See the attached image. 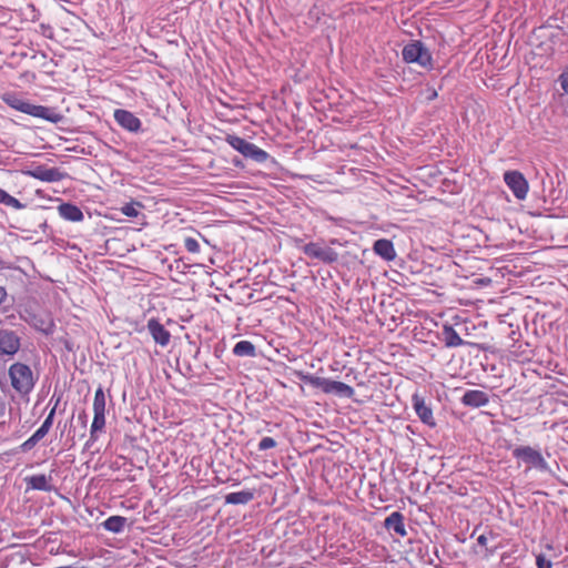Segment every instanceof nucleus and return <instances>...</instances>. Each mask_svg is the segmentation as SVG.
I'll return each mask as SVG.
<instances>
[{"mask_svg": "<svg viewBox=\"0 0 568 568\" xmlns=\"http://www.w3.org/2000/svg\"><path fill=\"white\" fill-rule=\"evenodd\" d=\"M296 376L304 383L312 387L321 389L324 394L336 395L338 397L352 398L355 390L352 386L339 382L324 377L305 374L303 372H296Z\"/></svg>", "mask_w": 568, "mask_h": 568, "instance_id": "obj_2", "label": "nucleus"}, {"mask_svg": "<svg viewBox=\"0 0 568 568\" xmlns=\"http://www.w3.org/2000/svg\"><path fill=\"white\" fill-rule=\"evenodd\" d=\"M241 154L247 159L254 160L257 163H264L270 158V154L266 151L251 142L246 143Z\"/></svg>", "mask_w": 568, "mask_h": 568, "instance_id": "obj_18", "label": "nucleus"}, {"mask_svg": "<svg viewBox=\"0 0 568 568\" xmlns=\"http://www.w3.org/2000/svg\"><path fill=\"white\" fill-rule=\"evenodd\" d=\"M38 439L34 437V436H30L26 442H23L21 444V449L27 452V450H30L32 449L37 444H38Z\"/></svg>", "mask_w": 568, "mask_h": 568, "instance_id": "obj_31", "label": "nucleus"}, {"mask_svg": "<svg viewBox=\"0 0 568 568\" xmlns=\"http://www.w3.org/2000/svg\"><path fill=\"white\" fill-rule=\"evenodd\" d=\"M303 253L310 258H315L331 264L338 260V253L331 247H323L318 243H307L302 247Z\"/></svg>", "mask_w": 568, "mask_h": 568, "instance_id": "obj_7", "label": "nucleus"}, {"mask_svg": "<svg viewBox=\"0 0 568 568\" xmlns=\"http://www.w3.org/2000/svg\"><path fill=\"white\" fill-rule=\"evenodd\" d=\"M136 205H140L139 203H126L121 207V212L128 216V217H136L139 214V211L136 209Z\"/></svg>", "mask_w": 568, "mask_h": 568, "instance_id": "obj_27", "label": "nucleus"}, {"mask_svg": "<svg viewBox=\"0 0 568 568\" xmlns=\"http://www.w3.org/2000/svg\"><path fill=\"white\" fill-rule=\"evenodd\" d=\"M58 403L59 400H57L55 405L51 408V410L49 412L47 418L44 419V422L42 423L43 425H47L49 426L50 428L52 427L53 425V419H54V414H55V409H57V406H58Z\"/></svg>", "mask_w": 568, "mask_h": 568, "instance_id": "obj_32", "label": "nucleus"}, {"mask_svg": "<svg viewBox=\"0 0 568 568\" xmlns=\"http://www.w3.org/2000/svg\"><path fill=\"white\" fill-rule=\"evenodd\" d=\"M113 116L121 128L130 132H138L141 129V120L128 110L116 109Z\"/></svg>", "mask_w": 568, "mask_h": 568, "instance_id": "obj_8", "label": "nucleus"}, {"mask_svg": "<svg viewBox=\"0 0 568 568\" xmlns=\"http://www.w3.org/2000/svg\"><path fill=\"white\" fill-rule=\"evenodd\" d=\"M437 98V91L433 89L429 93L428 100H434Z\"/></svg>", "mask_w": 568, "mask_h": 568, "instance_id": "obj_38", "label": "nucleus"}, {"mask_svg": "<svg viewBox=\"0 0 568 568\" xmlns=\"http://www.w3.org/2000/svg\"><path fill=\"white\" fill-rule=\"evenodd\" d=\"M148 329L154 342L161 346H166L170 343V332L156 318L148 321Z\"/></svg>", "mask_w": 568, "mask_h": 568, "instance_id": "obj_12", "label": "nucleus"}, {"mask_svg": "<svg viewBox=\"0 0 568 568\" xmlns=\"http://www.w3.org/2000/svg\"><path fill=\"white\" fill-rule=\"evenodd\" d=\"M59 215L70 222H81L84 219L81 209L72 203H61L58 206Z\"/></svg>", "mask_w": 568, "mask_h": 568, "instance_id": "obj_16", "label": "nucleus"}, {"mask_svg": "<svg viewBox=\"0 0 568 568\" xmlns=\"http://www.w3.org/2000/svg\"><path fill=\"white\" fill-rule=\"evenodd\" d=\"M12 388L20 395H28L34 387L36 378L32 369L24 363H13L8 371Z\"/></svg>", "mask_w": 568, "mask_h": 568, "instance_id": "obj_3", "label": "nucleus"}, {"mask_svg": "<svg viewBox=\"0 0 568 568\" xmlns=\"http://www.w3.org/2000/svg\"><path fill=\"white\" fill-rule=\"evenodd\" d=\"M184 247L190 253H199L200 252V244L193 237H186L184 240Z\"/></svg>", "mask_w": 568, "mask_h": 568, "instance_id": "obj_28", "label": "nucleus"}, {"mask_svg": "<svg viewBox=\"0 0 568 568\" xmlns=\"http://www.w3.org/2000/svg\"><path fill=\"white\" fill-rule=\"evenodd\" d=\"M559 82L562 90L568 94V71L560 74Z\"/></svg>", "mask_w": 568, "mask_h": 568, "instance_id": "obj_33", "label": "nucleus"}, {"mask_svg": "<svg viewBox=\"0 0 568 568\" xmlns=\"http://www.w3.org/2000/svg\"><path fill=\"white\" fill-rule=\"evenodd\" d=\"M477 542L478 545L483 546V547H486L487 546V542H488V537L486 535H480L478 538H477Z\"/></svg>", "mask_w": 568, "mask_h": 568, "instance_id": "obj_35", "label": "nucleus"}, {"mask_svg": "<svg viewBox=\"0 0 568 568\" xmlns=\"http://www.w3.org/2000/svg\"><path fill=\"white\" fill-rule=\"evenodd\" d=\"M513 456L517 460L523 462L525 465H527L528 469L535 468L540 471H546L548 469V463L542 456L541 452L531 446H517L513 450Z\"/></svg>", "mask_w": 568, "mask_h": 568, "instance_id": "obj_5", "label": "nucleus"}, {"mask_svg": "<svg viewBox=\"0 0 568 568\" xmlns=\"http://www.w3.org/2000/svg\"><path fill=\"white\" fill-rule=\"evenodd\" d=\"M105 395L102 387H99L94 393L93 413H105L106 408Z\"/></svg>", "mask_w": 568, "mask_h": 568, "instance_id": "obj_25", "label": "nucleus"}, {"mask_svg": "<svg viewBox=\"0 0 568 568\" xmlns=\"http://www.w3.org/2000/svg\"><path fill=\"white\" fill-rule=\"evenodd\" d=\"M536 566L537 568H552V562L544 554H538L536 556Z\"/></svg>", "mask_w": 568, "mask_h": 568, "instance_id": "obj_30", "label": "nucleus"}, {"mask_svg": "<svg viewBox=\"0 0 568 568\" xmlns=\"http://www.w3.org/2000/svg\"><path fill=\"white\" fill-rule=\"evenodd\" d=\"M225 141L240 153H242V150H244V146L248 142L245 139L235 134H227Z\"/></svg>", "mask_w": 568, "mask_h": 568, "instance_id": "obj_26", "label": "nucleus"}, {"mask_svg": "<svg viewBox=\"0 0 568 568\" xmlns=\"http://www.w3.org/2000/svg\"><path fill=\"white\" fill-rule=\"evenodd\" d=\"M384 527L388 532H394L399 538L407 536L405 517L400 511H393L384 520Z\"/></svg>", "mask_w": 568, "mask_h": 568, "instance_id": "obj_9", "label": "nucleus"}, {"mask_svg": "<svg viewBox=\"0 0 568 568\" xmlns=\"http://www.w3.org/2000/svg\"><path fill=\"white\" fill-rule=\"evenodd\" d=\"M1 99L7 105L19 112L26 113L34 118L47 120L51 123H58L63 118L62 114L55 111V109L44 105L32 104L14 92L3 93Z\"/></svg>", "mask_w": 568, "mask_h": 568, "instance_id": "obj_1", "label": "nucleus"}, {"mask_svg": "<svg viewBox=\"0 0 568 568\" xmlns=\"http://www.w3.org/2000/svg\"><path fill=\"white\" fill-rule=\"evenodd\" d=\"M6 412H7V404H6L4 399H2L0 397V417H3L6 415Z\"/></svg>", "mask_w": 568, "mask_h": 568, "instance_id": "obj_36", "label": "nucleus"}, {"mask_svg": "<svg viewBox=\"0 0 568 568\" xmlns=\"http://www.w3.org/2000/svg\"><path fill=\"white\" fill-rule=\"evenodd\" d=\"M40 427H41V429H43V430H44V432H47V433H49V432H50V429H51L49 426L43 425V424H42Z\"/></svg>", "mask_w": 568, "mask_h": 568, "instance_id": "obj_39", "label": "nucleus"}, {"mask_svg": "<svg viewBox=\"0 0 568 568\" xmlns=\"http://www.w3.org/2000/svg\"><path fill=\"white\" fill-rule=\"evenodd\" d=\"M0 204H4L9 207H12L14 210H22L24 209V204H22L18 199L10 195L4 190L0 189Z\"/></svg>", "mask_w": 568, "mask_h": 568, "instance_id": "obj_24", "label": "nucleus"}, {"mask_svg": "<svg viewBox=\"0 0 568 568\" xmlns=\"http://www.w3.org/2000/svg\"><path fill=\"white\" fill-rule=\"evenodd\" d=\"M27 174L43 182H57L61 179L59 170L41 165L28 171Z\"/></svg>", "mask_w": 568, "mask_h": 568, "instance_id": "obj_15", "label": "nucleus"}, {"mask_svg": "<svg viewBox=\"0 0 568 568\" xmlns=\"http://www.w3.org/2000/svg\"><path fill=\"white\" fill-rule=\"evenodd\" d=\"M488 402H489L488 395L485 392L478 390V389L467 390L462 397V403L465 406H470V407H476V408L487 405Z\"/></svg>", "mask_w": 568, "mask_h": 568, "instance_id": "obj_14", "label": "nucleus"}, {"mask_svg": "<svg viewBox=\"0 0 568 568\" xmlns=\"http://www.w3.org/2000/svg\"><path fill=\"white\" fill-rule=\"evenodd\" d=\"M276 442L272 437H263L258 443V450H267L276 447Z\"/></svg>", "mask_w": 568, "mask_h": 568, "instance_id": "obj_29", "label": "nucleus"}, {"mask_svg": "<svg viewBox=\"0 0 568 568\" xmlns=\"http://www.w3.org/2000/svg\"><path fill=\"white\" fill-rule=\"evenodd\" d=\"M374 252L385 261H393L396 257V251L392 241L387 239H379L373 245Z\"/></svg>", "mask_w": 568, "mask_h": 568, "instance_id": "obj_17", "label": "nucleus"}, {"mask_svg": "<svg viewBox=\"0 0 568 568\" xmlns=\"http://www.w3.org/2000/svg\"><path fill=\"white\" fill-rule=\"evenodd\" d=\"M20 348V338L10 331H0V355H14Z\"/></svg>", "mask_w": 568, "mask_h": 568, "instance_id": "obj_10", "label": "nucleus"}, {"mask_svg": "<svg viewBox=\"0 0 568 568\" xmlns=\"http://www.w3.org/2000/svg\"><path fill=\"white\" fill-rule=\"evenodd\" d=\"M412 400L414 409L419 419L424 424L434 427L436 425V422L433 415V410L429 406L426 405L425 399L420 397L418 394H415L413 395Z\"/></svg>", "mask_w": 568, "mask_h": 568, "instance_id": "obj_11", "label": "nucleus"}, {"mask_svg": "<svg viewBox=\"0 0 568 568\" xmlns=\"http://www.w3.org/2000/svg\"><path fill=\"white\" fill-rule=\"evenodd\" d=\"M24 480L27 483L28 489L42 490L48 493L54 490L51 476L39 474L26 477Z\"/></svg>", "mask_w": 568, "mask_h": 568, "instance_id": "obj_13", "label": "nucleus"}, {"mask_svg": "<svg viewBox=\"0 0 568 568\" xmlns=\"http://www.w3.org/2000/svg\"><path fill=\"white\" fill-rule=\"evenodd\" d=\"M506 185L511 190L518 200H525L529 191V184L524 174L519 171H507L504 174Z\"/></svg>", "mask_w": 568, "mask_h": 568, "instance_id": "obj_6", "label": "nucleus"}, {"mask_svg": "<svg viewBox=\"0 0 568 568\" xmlns=\"http://www.w3.org/2000/svg\"><path fill=\"white\" fill-rule=\"evenodd\" d=\"M233 353L236 356H254L255 355V346L250 341H240L235 344L233 348Z\"/></svg>", "mask_w": 568, "mask_h": 568, "instance_id": "obj_22", "label": "nucleus"}, {"mask_svg": "<svg viewBox=\"0 0 568 568\" xmlns=\"http://www.w3.org/2000/svg\"><path fill=\"white\" fill-rule=\"evenodd\" d=\"M402 55L406 63H416L427 70L434 68L432 53L422 41L414 40L407 43L403 48Z\"/></svg>", "mask_w": 568, "mask_h": 568, "instance_id": "obj_4", "label": "nucleus"}, {"mask_svg": "<svg viewBox=\"0 0 568 568\" xmlns=\"http://www.w3.org/2000/svg\"><path fill=\"white\" fill-rule=\"evenodd\" d=\"M47 432H44L43 429H41V427H39L33 434L32 436H34L38 442H40L44 436H47Z\"/></svg>", "mask_w": 568, "mask_h": 568, "instance_id": "obj_34", "label": "nucleus"}, {"mask_svg": "<svg viewBox=\"0 0 568 568\" xmlns=\"http://www.w3.org/2000/svg\"><path fill=\"white\" fill-rule=\"evenodd\" d=\"M443 341L446 347H458L464 344V339L450 325L443 326Z\"/></svg>", "mask_w": 568, "mask_h": 568, "instance_id": "obj_20", "label": "nucleus"}, {"mask_svg": "<svg viewBox=\"0 0 568 568\" xmlns=\"http://www.w3.org/2000/svg\"><path fill=\"white\" fill-rule=\"evenodd\" d=\"M3 267H4V266H3V262H2V261H0V268H3Z\"/></svg>", "mask_w": 568, "mask_h": 568, "instance_id": "obj_41", "label": "nucleus"}, {"mask_svg": "<svg viewBox=\"0 0 568 568\" xmlns=\"http://www.w3.org/2000/svg\"><path fill=\"white\" fill-rule=\"evenodd\" d=\"M254 490L245 489L230 493L225 496V503L231 505H245L254 499Z\"/></svg>", "mask_w": 568, "mask_h": 568, "instance_id": "obj_19", "label": "nucleus"}, {"mask_svg": "<svg viewBox=\"0 0 568 568\" xmlns=\"http://www.w3.org/2000/svg\"><path fill=\"white\" fill-rule=\"evenodd\" d=\"M79 418L83 419V423L85 424L87 415L84 412L81 415H79Z\"/></svg>", "mask_w": 568, "mask_h": 568, "instance_id": "obj_40", "label": "nucleus"}, {"mask_svg": "<svg viewBox=\"0 0 568 568\" xmlns=\"http://www.w3.org/2000/svg\"><path fill=\"white\" fill-rule=\"evenodd\" d=\"M105 427V413H93V420L91 424L90 436L92 440H97V433L103 430Z\"/></svg>", "mask_w": 568, "mask_h": 568, "instance_id": "obj_23", "label": "nucleus"}, {"mask_svg": "<svg viewBox=\"0 0 568 568\" xmlns=\"http://www.w3.org/2000/svg\"><path fill=\"white\" fill-rule=\"evenodd\" d=\"M126 524V518L122 516H111L103 523V527L111 532H121Z\"/></svg>", "mask_w": 568, "mask_h": 568, "instance_id": "obj_21", "label": "nucleus"}, {"mask_svg": "<svg viewBox=\"0 0 568 568\" xmlns=\"http://www.w3.org/2000/svg\"><path fill=\"white\" fill-rule=\"evenodd\" d=\"M7 297V291L3 286H0V304H2L4 302Z\"/></svg>", "mask_w": 568, "mask_h": 568, "instance_id": "obj_37", "label": "nucleus"}]
</instances>
